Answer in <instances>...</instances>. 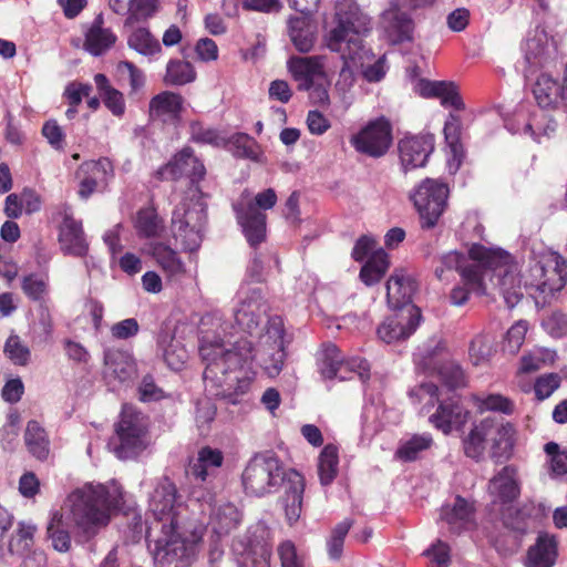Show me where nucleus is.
Wrapping results in <instances>:
<instances>
[{"label": "nucleus", "instance_id": "35", "mask_svg": "<svg viewBox=\"0 0 567 567\" xmlns=\"http://www.w3.org/2000/svg\"><path fill=\"white\" fill-rule=\"evenodd\" d=\"M241 520V512L234 504L226 503L212 511L208 527L212 534L227 537L239 527Z\"/></svg>", "mask_w": 567, "mask_h": 567}, {"label": "nucleus", "instance_id": "11", "mask_svg": "<svg viewBox=\"0 0 567 567\" xmlns=\"http://www.w3.org/2000/svg\"><path fill=\"white\" fill-rule=\"evenodd\" d=\"M447 184L433 178L423 179L411 198L420 215L422 229H432L444 213L449 198Z\"/></svg>", "mask_w": 567, "mask_h": 567}, {"label": "nucleus", "instance_id": "61", "mask_svg": "<svg viewBox=\"0 0 567 567\" xmlns=\"http://www.w3.org/2000/svg\"><path fill=\"white\" fill-rule=\"evenodd\" d=\"M560 385V377L557 373H547L536 379L534 384L535 395L539 401L549 398Z\"/></svg>", "mask_w": 567, "mask_h": 567}, {"label": "nucleus", "instance_id": "62", "mask_svg": "<svg viewBox=\"0 0 567 567\" xmlns=\"http://www.w3.org/2000/svg\"><path fill=\"white\" fill-rule=\"evenodd\" d=\"M190 138L195 143L217 145L219 134L215 128L206 127L202 122L194 121L189 124Z\"/></svg>", "mask_w": 567, "mask_h": 567}, {"label": "nucleus", "instance_id": "36", "mask_svg": "<svg viewBox=\"0 0 567 567\" xmlns=\"http://www.w3.org/2000/svg\"><path fill=\"white\" fill-rule=\"evenodd\" d=\"M492 426L493 417H485L475 424L463 439V451L467 457L475 462H481L484 458L486 442L488 441V435L493 432Z\"/></svg>", "mask_w": 567, "mask_h": 567}, {"label": "nucleus", "instance_id": "42", "mask_svg": "<svg viewBox=\"0 0 567 567\" xmlns=\"http://www.w3.org/2000/svg\"><path fill=\"white\" fill-rule=\"evenodd\" d=\"M390 267L389 255L379 249L370 255L360 269V280L368 287L379 284Z\"/></svg>", "mask_w": 567, "mask_h": 567}, {"label": "nucleus", "instance_id": "50", "mask_svg": "<svg viewBox=\"0 0 567 567\" xmlns=\"http://www.w3.org/2000/svg\"><path fill=\"white\" fill-rule=\"evenodd\" d=\"M21 289L28 299L44 302L49 295V277L32 272L22 277Z\"/></svg>", "mask_w": 567, "mask_h": 567}, {"label": "nucleus", "instance_id": "38", "mask_svg": "<svg viewBox=\"0 0 567 567\" xmlns=\"http://www.w3.org/2000/svg\"><path fill=\"white\" fill-rule=\"evenodd\" d=\"M489 489L497 496L501 503L514 502L520 493L516 480V468L513 465L504 466L491 481Z\"/></svg>", "mask_w": 567, "mask_h": 567}, {"label": "nucleus", "instance_id": "60", "mask_svg": "<svg viewBox=\"0 0 567 567\" xmlns=\"http://www.w3.org/2000/svg\"><path fill=\"white\" fill-rule=\"evenodd\" d=\"M492 351L491 340L484 334L475 336L470 343L468 353L474 365L488 361Z\"/></svg>", "mask_w": 567, "mask_h": 567}, {"label": "nucleus", "instance_id": "39", "mask_svg": "<svg viewBox=\"0 0 567 567\" xmlns=\"http://www.w3.org/2000/svg\"><path fill=\"white\" fill-rule=\"evenodd\" d=\"M150 254L167 277H179L186 272L185 264L179 258L177 251L168 245L153 243L150 245Z\"/></svg>", "mask_w": 567, "mask_h": 567}, {"label": "nucleus", "instance_id": "40", "mask_svg": "<svg viewBox=\"0 0 567 567\" xmlns=\"http://www.w3.org/2000/svg\"><path fill=\"white\" fill-rule=\"evenodd\" d=\"M24 444L29 453L37 460L44 462L50 454V440L48 433L41 424L31 420L27 423L24 431Z\"/></svg>", "mask_w": 567, "mask_h": 567}, {"label": "nucleus", "instance_id": "15", "mask_svg": "<svg viewBox=\"0 0 567 567\" xmlns=\"http://www.w3.org/2000/svg\"><path fill=\"white\" fill-rule=\"evenodd\" d=\"M183 176L189 179L190 186L202 194L199 183L206 176V168L203 162L195 156L194 150L189 146L183 147L164 165L158 167L154 177L158 182L178 181Z\"/></svg>", "mask_w": 567, "mask_h": 567}, {"label": "nucleus", "instance_id": "5", "mask_svg": "<svg viewBox=\"0 0 567 567\" xmlns=\"http://www.w3.org/2000/svg\"><path fill=\"white\" fill-rule=\"evenodd\" d=\"M468 257L473 261L483 262L484 279L488 278L492 282L496 279L495 285L499 288L508 308H514L522 300V279L518 277L517 267L507 251L474 244L468 250Z\"/></svg>", "mask_w": 567, "mask_h": 567}, {"label": "nucleus", "instance_id": "45", "mask_svg": "<svg viewBox=\"0 0 567 567\" xmlns=\"http://www.w3.org/2000/svg\"><path fill=\"white\" fill-rule=\"evenodd\" d=\"M134 228L140 238H155L161 235L164 224L156 209L150 206L138 209Z\"/></svg>", "mask_w": 567, "mask_h": 567}, {"label": "nucleus", "instance_id": "26", "mask_svg": "<svg viewBox=\"0 0 567 567\" xmlns=\"http://www.w3.org/2000/svg\"><path fill=\"white\" fill-rule=\"evenodd\" d=\"M468 412L454 399L441 402L434 414L430 416L431 424L444 434L451 433L453 427L462 426L467 419Z\"/></svg>", "mask_w": 567, "mask_h": 567}, {"label": "nucleus", "instance_id": "13", "mask_svg": "<svg viewBox=\"0 0 567 567\" xmlns=\"http://www.w3.org/2000/svg\"><path fill=\"white\" fill-rule=\"evenodd\" d=\"M393 142L392 124L385 116L369 121L350 138V144L360 154L372 158L384 156Z\"/></svg>", "mask_w": 567, "mask_h": 567}, {"label": "nucleus", "instance_id": "12", "mask_svg": "<svg viewBox=\"0 0 567 567\" xmlns=\"http://www.w3.org/2000/svg\"><path fill=\"white\" fill-rule=\"evenodd\" d=\"M265 533L259 525L250 526L233 539L231 551L238 567H270L272 548L265 540Z\"/></svg>", "mask_w": 567, "mask_h": 567}, {"label": "nucleus", "instance_id": "33", "mask_svg": "<svg viewBox=\"0 0 567 567\" xmlns=\"http://www.w3.org/2000/svg\"><path fill=\"white\" fill-rule=\"evenodd\" d=\"M104 365L107 373L122 383L131 381L137 371L133 355L120 349L104 351Z\"/></svg>", "mask_w": 567, "mask_h": 567}, {"label": "nucleus", "instance_id": "53", "mask_svg": "<svg viewBox=\"0 0 567 567\" xmlns=\"http://www.w3.org/2000/svg\"><path fill=\"white\" fill-rule=\"evenodd\" d=\"M128 47L143 55H154L162 51L158 40L146 28H137L128 39Z\"/></svg>", "mask_w": 567, "mask_h": 567}, {"label": "nucleus", "instance_id": "20", "mask_svg": "<svg viewBox=\"0 0 567 567\" xmlns=\"http://www.w3.org/2000/svg\"><path fill=\"white\" fill-rule=\"evenodd\" d=\"M493 432L488 435L489 457L495 464H503L514 454L516 430L509 422L493 419Z\"/></svg>", "mask_w": 567, "mask_h": 567}, {"label": "nucleus", "instance_id": "43", "mask_svg": "<svg viewBox=\"0 0 567 567\" xmlns=\"http://www.w3.org/2000/svg\"><path fill=\"white\" fill-rule=\"evenodd\" d=\"M434 444L430 433L413 434L409 440L402 441L394 452V458L403 462H415L421 454L432 447Z\"/></svg>", "mask_w": 567, "mask_h": 567}, {"label": "nucleus", "instance_id": "17", "mask_svg": "<svg viewBox=\"0 0 567 567\" xmlns=\"http://www.w3.org/2000/svg\"><path fill=\"white\" fill-rule=\"evenodd\" d=\"M421 320V309L416 306H406L386 317L379 324L377 334L388 344L404 341L416 331Z\"/></svg>", "mask_w": 567, "mask_h": 567}, {"label": "nucleus", "instance_id": "19", "mask_svg": "<svg viewBox=\"0 0 567 567\" xmlns=\"http://www.w3.org/2000/svg\"><path fill=\"white\" fill-rule=\"evenodd\" d=\"M398 147L405 172L423 167L434 151V136L431 134L406 136L399 142Z\"/></svg>", "mask_w": 567, "mask_h": 567}, {"label": "nucleus", "instance_id": "47", "mask_svg": "<svg viewBox=\"0 0 567 567\" xmlns=\"http://www.w3.org/2000/svg\"><path fill=\"white\" fill-rule=\"evenodd\" d=\"M504 525L509 532L496 539L495 547L503 555H513L522 545V538L527 533V524L524 520H518L516 524L505 520Z\"/></svg>", "mask_w": 567, "mask_h": 567}, {"label": "nucleus", "instance_id": "29", "mask_svg": "<svg viewBox=\"0 0 567 567\" xmlns=\"http://www.w3.org/2000/svg\"><path fill=\"white\" fill-rule=\"evenodd\" d=\"M289 71L295 81L298 82L299 91H308L313 85V79L322 74L323 58L315 56H293L288 62Z\"/></svg>", "mask_w": 567, "mask_h": 567}, {"label": "nucleus", "instance_id": "2", "mask_svg": "<svg viewBox=\"0 0 567 567\" xmlns=\"http://www.w3.org/2000/svg\"><path fill=\"white\" fill-rule=\"evenodd\" d=\"M68 501L75 538L80 543H87L109 525L112 513L120 509L123 493L115 484L87 483L73 491Z\"/></svg>", "mask_w": 567, "mask_h": 567}, {"label": "nucleus", "instance_id": "54", "mask_svg": "<svg viewBox=\"0 0 567 567\" xmlns=\"http://www.w3.org/2000/svg\"><path fill=\"white\" fill-rule=\"evenodd\" d=\"M472 401L481 413L494 411L509 415L514 412V403L502 394H488L486 396L472 394Z\"/></svg>", "mask_w": 567, "mask_h": 567}, {"label": "nucleus", "instance_id": "27", "mask_svg": "<svg viewBox=\"0 0 567 567\" xmlns=\"http://www.w3.org/2000/svg\"><path fill=\"white\" fill-rule=\"evenodd\" d=\"M381 19L384 30L394 42L401 43L412 40L414 30L413 19L396 4L385 10Z\"/></svg>", "mask_w": 567, "mask_h": 567}, {"label": "nucleus", "instance_id": "16", "mask_svg": "<svg viewBox=\"0 0 567 567\" xmlns=\"http://www.w3.org/2000/svg\"><path fill=\"white\" fill-rule=\"evenodd\" d=\"M177 487L167 476L161 478L152 494L150 501V512L154 518L148 527L158 528L162 524L178 525L181 520V509L183 507L179 501Z\"/></svg>", "mask_w": 567, "mask_h": 567}, {"label": "nucleus", "instance_id": "22", "mask_svg": "<svg viewBox=\"0 0 567 567\" xmlns=\"http://www.w3.org/2000/svg\"><path fill=\"white\" fill-rule=\"evenodd\" d=\"M112 172V164L107 158L81 164L78 171V176L81 178L79 196L84 199L89 198L96 190L99 183H105L109 173Z\"/></svg>", "mask_w": 567, "mask_h": 567}, {"label": "nucleus", "instance_id": "30", "mask_svg": "<svg viewBox=\"0 0 567 567\" xmlns=\"http://www.w3.org/2000/svg\"><path fill=\"white\" fill-rule=\"evenodd\" d=\"M116 40V34L110 28H104V18L100 13L85 32L84 49L92 55L99 56L110 50Z\"/></svg>", "mask_w": 567, "mask_h": 567}, {"label": "nucleus", "instance_id": "31", "mask_svg": "<svg viewBox=\"0 0 567 567\" xmlns=\"http://www.w3.org/2000/svg\"><path fill=\"white\" fill-rule=\"evenodd\" d=\"M416 284L410 277L394 272L386 281V301L390 308L399 311L403 307L414 306L412 297Z\"/></svg>", "mask_w": 567, "mask_h": 567}, {"label": "nucleus", "instance_id": "23", "mask_svg": "<svg viewBox=\"0 0 567 567\" xmlns=\"http://www.w3.org/2000/svg\"><path fill=\"white\" fill-rule=\"evenodd\" d=\"M59 243L65 255L84 257L89 251L81 221L72 216H65L59 231Z\"/></svg>", "mask_w": 567, "mask_h": 567}, {"label": "nucleus", "instance_id": "58", "mask_svg": "<svg viewBox=\"0 0 567 567\" xmlns=\"http://www.w3.org/2000/svg\"><path fill=\"white\" fill-rule=\"evenodd\" d=\"M442 382L450 389H458L466 385V375L462 367L454 361L442 363L439 369Z\"/></svg>", "mask_w": 567, "mask_h": 567}, {"label": "nucleus", "instance_id": "14", "mask_svg": "<svg viewBox=\"0 0 567 567\" xmlns=\"http://www.w3.org/2000/svg\"><path fill=\"white\" fill-rule=\"evenodd\" d=\"M483 270V262L474 261L467 264L465 255L458 251H450L439 257L434 275L439 280L443 281L449 279V274L457 271L463 284L468 286L474 293L482 296L486 293Z\"/></svg>", "mask_w": 567, "mask_h": 567}, {"label": "nucleus", "instance_id": "49", "mask_svg": "<svg viewBox=\"0 0 567 567\" xmlns=\"http://www.w3.org/2000/svg\"><path fill=\"white\" fill-rule=\"evenodd\" d=\"M339 451L333 444H327L320 452L318 474L322 485H329L338 474Z\"/></svg>", "mask_w": 567, "mask_h": 567}, {"label": "nucleus", "instance_id": "21", "mask_svg": "<svg viewBox=\"0 0 567 567\" xmlns=\"http://www.w3.org/2000/svg\"><path fill=\"white\" fill-rule=\"evenodd\" d=\"M558 558V539L547 532H539L535 544L526 554V567H554Z\"/></svg>", "mask_w": 567, "mask_h": 567}, {"label": "nucleus", "instance_id": "18", "mask_svg": "<svg viewBox=\"0 0 567 567\" xmlns=\"http://www.w3.org/2000/svg\"><path fill=\"white\" fill-rule=\"evenodd\" d=\"M268 311L269 305L266 298L259 289H254L236 309V324L251 337L259 334L260 324Z\"/></svg>", "mask_w": 567, "mask_h": 567}, {"label": "nucleus", "instance_id": "6", "mask_svg": "<svg viewBox=\"0 0 567 567\" xmlns=\"http://www.w3.org/2000/svg\"><path fill=\"white\" fill-rule=\"evenodd\" d=\"M522 279L528 293L536 299V303H549L555 293L566 286V260L557 254L543 256L529 264Z\"/></svg>", "mask_w": 567, "mask_h": 567}, {"label": "nucleus", "instance_id": "34", "mask_svg": "<svg viewBox=\"0 0 567 567\" xmlns=\"http://www.w3.org/2000/svg\"><path fill=\"white\" fill-rule=\"evenodd\" d=\"M223 463L224 453L218 449L206 445L199 449L196 460L189 463L187 473L196 481L204 483L208 476L223 466Z\"/></svg>", "mask_w": 567, "mask_h": 567}, {"label": "nucleus", "instance_id": "3", "mask_svg": "<svg viewBox=\"0 0 567 567\" xmlns=\"http://www.w3.org/2000/svg\"><path fill=\"white\" fill-rule=\"evenodd\" d=\"M340 3L334 14L336 25L327 33L326 44L332 51L340 53L343 62L339 72L337 85L342 90L351 87L354 83L355 71L362 65L363 41L357 22L358 8L353 3Z\"/></svg>", "mask_w": 567, "mask_h": 567}, {"label": "nucleus", "instance_id": "64", "mask_svg": "<svg viewBox=\"0 0 567 567\" xmlns=\"http://www.w3.org/2000/svg\"><path fill=\"white\" fill-rule=\"evenodd\" d=\"M138 394L142 402L159 401L165 396L163 389L156 385L151 374L143 377L138 386Z\"/></svg>", "mask_w": 567, "mask_h": 567}, {"label": "nucleus", "instance_id": "25", "mask_svg": "<svg viewBox=\"0 0 567 567\" xmlns=\"http://www.w3.org/2000/svg\"><path fill=\"white\" fill-rule=\"evenodd\" d=\"M417 91L423 97L440 99L444 107H453L456 111L465 107L457 86L453 82L421 80L417 84Z\"/></svg>", "mask_w": 567, "mask_h": 567}, {"label": "nucleus", "instance_id": "63", "mask_svg": "<svg viewBox=\"0 0 567 567\" xmlns=\"http://www.w3.org/2000/svg\"><path fill=\"white\" fill-rule=\"evenodd\" d=\"M225 537L217 536L210 533L207 543V559L209 567H221V563L225 556V546L224 539Z\"/></svg>", "mask_w": 567, "mask_h": 567}, {"label": "nucleus", "instance_id": "48", "mask_svg": "<svg viewBox=\"0 0 567 567\" xmlns=\"http://www.w3.org/2000/svg\"><path fill=\"white\" fill-rule=\"evenodd\" d=\"M233 155L237 158L260 162L262 151L258 142L246 133H235L229 137Z\"/></svg>", "mask_w": 567, "mask_h": 567}, {"label": "nucleus", "instance_id": "10", "mask_svg": "<svg viewBox=\"0 0 567 567\" xmlns=\"http://www.w3.org/2000/svg\"><path fill=\"white\" fill-rule=\"evenodd\" d=\"M277 199L275 189L267 188L247 204L234 205L237 223L250 247L257 248L266 240L267 215L264 210L271 209Z\"/></svg>", "mask_w": 567, "mask_h": 567}, {"label": "nucleus", "instance_id": "7", "mask_svg": "<svg viewBox=\"0 0 567 567\" xmlns=\"http://www.w3.org/2000/svg\"><path fill=\"white\" fill-rule=\"evenodd\" d=\"M115 436L111 442L113 453L120 460H133L150 445L148 417L131 404L122 406L114 424Z\"/></svg>", "mask_w": 567, "mask_h": 567}, {"label": "nucleus", "instance_id": "41", "mask_svg": "<svg viewBox=\"0 0 567 567\" xmlns=\"http://www.w3.org/2000/svg\"><path fill=\"white\" fill-rule=\"evenodd\" d=\"M94 82L96 85V90L105 105V107L116 117H121L125 113V99L121 91L113 87L107 79V76L103 73H97L94 75Z\"/></svg>", "mask_w": 567, "mask_h": 567}, {"label": "nucleus", "instance_id": "1", "mask_svg": "<svg viewBox=\"0 0 567 567\" xmlns=\"http://www.w3.org/2000/svg\"><path fill=\"white\" fill-rule=\"evenodd\" d=\"M199 353L206 361L204 380L217 388L215 395L230 404L246 402L254 380L244 371L245 364L254 359L251 341L241 338L230 349L218 343L203 344Z\"/></svg>", "mask_w": 567, "mask_h": 567}, {"label": "nucleus", "instance_id": "46", "mask_svg": "<svg viewBox=\"0 0 567 567\" xmlns=\"http://www.w3.org/2000/svg\"><path fill=\"white\" fill-rule=\"evenodd\" d=\"M48 537L52 542V546L56 551L66 553L71 548V535L63 514L55 511L47 527Z\"/></svg>", "mask_w": 567, "mask_h": 567}, {"label": "nucleus", "instance_id": "32", "mask_svg": "<svg viewBox=\"0 0 567 567\" xmlns=\"http://www.w3.org/2000/svg\"><path fill=\"white\" fill-rule=\"evenodd\" d=\"M475 508L472 503L457 495L452 507L442 509V518L451 533L460 535L474 524Z\"/></svg>", "mask_w": 567, "mask_h": 567}, {"label": "nucleus", "instance_id": "57", "mask_svg": "<svg viewBox=\"0 0 567 567\" xmlns=\"http://www.w3.org/2000/svg\"><path fill=\"white\" fill-rule=\"evenodd\" d=\"M544 451L548 457L549 473L551 476H561L567 474V449H560L556 442H548L544 445Z\"/></svg>", "mask_w": 567, "mask_h": 567}, {"label": "nucleus", "instance_id": "52", "mask_svg": "<svg viewBox=\"0 0 567 567\" xmlns=\"http://www.w3.org/2000/svg\"><path fill=\"white\" fill-rule=\"evenodd\" d=\"M196 79V71L192 63L183 60H171L166 66L164 81L169 85H185Z\"/></svg>", "mask_w": 567, "mask_h": 567}, {"label": "nucleus", "instance_id": "4", "mask_svg": "<svg viewBox=\"0 0 567 567\" xmlns=\"http://www.w3.org/2000/svg\"><path fill=\"white\" fill-rule=\"evenodd\" d=\"M182 524L167 525L158 528L147 527L146 540L153 556L155 567H190L197 544L202 540V532L194 530L192 538H185Z\"/></svg>", "mask_w": 567, "mask_h": 567}, {"label": "nucleus", "instance_id": "59", "mask_svg": "<svg viewBox=\"0 0 567 567\" xmlns=\"http://www.w3.org/2000/svg\"><path fill=\"white\" fill-rule=\"evenodd\" d=\"M157 11V0H130L125 24H133L152 17Z\"/></svg>", "mask_w": 567, "mask_h": 567}, {"label": "nucleus", "instance_id": "28", "mask_svg": "<svg viewBox=\"0 0 567 567\" xmlns=\"http://www.w3.org/2000/svg\"><path fill=\"white\" fill-rule=\"evenodd\" d=\"M285 485V514L289 525L295 524L302 512L305 478L295 470H288V481Z\"/></svg>", "mask_w": 567, "mask_h": 567}, {"label": "nucleus", "instance_id": "37", "mask_svg": "<svg viewBox=\"0 0 567 567\" xmlns=\"http://www.w3.org/2000/svg\"><path fill=\"white\" fill-rule=\"evenodd\" d=\"M183 96L171 91H163L150 101V116L162 121H175L183 110Z\"/></svg>", "mask_w": 567, "mask_h": 567}, {"label": "nucleus", "instance_id": "8", "mask_svg": "<svg viewBox=\"0 0 567 567\" xmlns=\"http://www.w3.org/2000/svg\"><path fill=\"white\" fill-rule=\"evenodd\" d=\"M241 481L247 494L261 497L286 484L288 471L274 454H256L245 467Z\"/></svg>", "mask_w": 567, "mask_h": 567}, {"label": "nucleus", "instance_id": "51", "mask_svg": "<svg viewBox=\"0 0 567 567\" xmlns=\"http://www.w3.org/2000/svg\"><path fill=\"white\" fill-rule=\"evenodd\" d=\"M290 39L299 52H309L315 44L316 34L312 28L303 19L290 21Z\"/></svg>", "mask_w": 567, "mask_h": 567}, {"label": "nucleus", "instance_id": "44", "mask_svg": "<svg viewBox=\"0 0 567 567\" xmlns=\"http://www.w3.org/2000/svg\"><path fill=\"white\" fill-rule=\"evenodd\" d=\"M285 321L281 316H270L264 328L260 327L259 334H255L259 338L261 344L268 346L271 350L278 352H285ZM284 354H281V358Z\"/></svg>", "mask_w": 567, "mask_h": 567}, {"label": "nucleus", "instance_id": "55", "mask_svg": "<svg viewBox=\"0 0 567 567\" xmlns=\"http://www.w3.org/2000/svg\"><path fill=\"white\" fill-rule=\"evenodd\" d=\"M37 526L25 522H19L16 533L9 542V551L23 554L29 551L33 545Z\"/></svg>", "mask_w": 567, "mask_h": 567}, {"label": "nucleus", "instance_id": "56", "mask_svg": "<svg viewBox=\"0 0 567 567\" xmlns=\"http://www.w3.org/2000/svg\"><path fill=\"white\" fill-rule=\"evenodd\" d=\"M6 357L16 365L25 367L31 358V351L18 334H11L3 348Z\"/></svg>", "mask_w": 567, "mask_h": 567}, {"label": "nucleus", "instance_id": "9", "mask_svg": "<svg viewBox=\"0 0 567 567\" xmlns=\"http://www.w3.org/2000/svg\"><path fill=\"white\" fill-rule=\"evenodd\" d=\"M207 206L200 198L183 199L173 210L172 234L184 250L195 251L203 241Z\"/></svg>", "mask_w": 567, "mask_h": 567}, {"label": "nucleus", "instance_id": "24", "mask_svg": "<svg viewBox=\"0 0 567 567\" xmlns=\"http://www.w3.org/2000/svg\"><path fill=\"white\" fill-rule=\"evenodd\" d=\"M560 81L554 79L549 73H540L532 87L537 105L546 110H564V97Z\"/></svg>", "mask_w": 567, "mask_h": 567}]
</instances>
